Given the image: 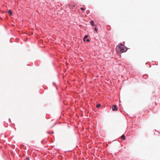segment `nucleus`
<instances>
[{"label": "nucleus", "instance_id": "nucleus-12", "mask_svg": "<svg viewBox=\"0 0 160 160\" xmlns=\"http://www.w3.org/2000/svg\"><path fill=\"white\" fill-rule=\"evenodd\" d=\"M86 41L87 42H89L90 41V40L88 39H87Z\"/></svg>", "mask_w": 160, "mask_h": 160}, {"label": "nucleus", "instance_id": "nucleus-11", "mask_svg": "<svg viewBox=\"0 0 160 160\" xmlns=\"http://www.w3.org/2000/svg\"><path fill=\"white\" fill-rule=\"evenodd\" d=\"M29 159V157H28L25 160H28Z\"/></svg>", "mask_w": 160, "mask_h": 160}, {"label": "nucleus", "instance_id": "nucleus-10", "mask_svg": "<svg viewBox=\"0 0 160 160\" xmlns=\"http://www.w3.org/2000/svg\"><path fill=\"white\" fill-rule=\"evenodd\" d=\"M94 30L96 31L97 32L98 31V29L96 27L94 29Z\"/></svg>", "mask_w": 160, "mask_h": 160}, {"label": "nucleus", "instance_id": "nucleus-13", "mask_svg": "<svg viewBox=\"0 0 160 160\" xmlns=\"http://www.w3.org/2000/svg\"><path fill=\"white\" fill-rule=\"evenodd\" d=\"M30 35H31V34H30Z\"/></svg>", "mask_w": 160, "mask_h": 160}, {"label": "nucleus", "instance_id": "nucleus-3", "mask_svg": "<svg viewBox=\"0 0 160 160\" xmlns=\"http://www.w3.org/2000/svg\"><path fill=\"white\" fill-rule=\"evenodd\" d=\"M76 5L75 4H74L73 5H70V8H72V9H73L74 8H76Z\"/></svg>", "mask_w": 160, "mask_h": 160}, {"label": "nucleus", "instance_id": "nucleus-2", "mask_svg": "<svg viewBox=\"0 0 160 160\" xmlns=\"http://www.w3.org/2000/svg\"><path fill=\"white\" fill-rule=\"evenodd\" d=\"M112 110L113 111H116L117 110L118 108L116 105H114L112 107Z\"/></svg>", "mask_w": 160, "mask_h": 160}, {"label": "nucleus", "instance_id": "nucleus-9", "mask_svg": "<svg viewBox=\"0 0 160 160\" xmlns=\"http://www.w3.org/2000/svg\"><path fill=\"white\" fill-rule=\"evenodd\" d=\"M81 9L83 11H84L85 10V9L83 8H81Z\"/></svg>", "mask_w": 160, "mask_h": 160}, {"label": "nucleus", "instance_id": "nucleus-8", "mask_svg": "<svg viewBox=\"0 0 160 160\" xmlns=\"http://www.w3.org/2000/svg\"><path fill=\"white\" fill-rule=\"evenodd\" d=\"M100 106H101L100 104H98L96 106V107L97 108H98Z\"/></svg>", "mask_w": 160, "mask_h": 160}, {"label": "nucleus", "instance_id": "nucleus-5", "mask_svg": "<svg viewBox=\"0 0 160 160\" xmlns=\"http://www.w3.org/2000/svg\"><path fill=\"white\" fill-rule=\"evenodd\" d=\"M8 12L10 15H12V12L11 10H9L8 11Z\"/></svg>", "mask_w": 160, "mask_h": 160}, {"label": "nucleus", "instance_id": "nucleus-4", "mask_svg": "<svg viewBox=\"0 0 160 160\" xmlns=\"http://www.w3.org/2000/svg\"><path fill=\"white\" fill-rule=\"evenodd\" d=\"M121 138L122 139V140H125V135H122L121 136Z\"/></svg>", "mask_w": 160, "mask_h": 160}, {"label": "nucleus", "instance_id": "nucleus-6", "mask_svg": "<svg viewBox=\"0 0 160 160\" xmlns=\"http://www.w3.org/2000/svg\"><path fill=\"white\" fill-rule=\"evenodd\" d=\"M90 22H91V24L92 26H94V22L93 21H92V20Z\"/></svg>", "mask_w": 160, "mask_h": 160}, {"label": "nucleus", "instance_id": "nucleus-7", "mask_svg": "<svg viewBox=\"0 0 160 160\" xmlns=\"http://www.w3.org/2000/svg\"><path fill=\"white\" fill-rule=\"evenodd\" d=\"M88 35H85L83 38V40L85 41V39L88 38Z\"/></svg>", "mask_w": 160, "mask_h": 160}, {"label": "nucleus", "instance_id": "nucleus-1", "mask_svg": "<svg viewBox=\"0 0 160 160\" xmlns=\"http://www.w3.org/2000/svg\"><path fill=\"white\" fill-rule=\"evenodd\" d=\"M118 48L122 52H126L127 50L126 47H125L123 45L121 44L118 46Z\"/></svg>", "mask_w": 160, "mask_h": 160}]
</instances>
